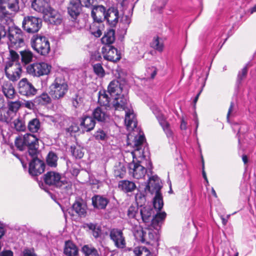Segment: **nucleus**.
Listing matches in <instances>:
<instances>
[{
  "label": "nucleus",
  "mask_w": 256,
  "mask_h": 256,
  "mask_svg": "<svg viewBox=\"0 0 256 256\" xmlns=\"http://www.w3.org/2000/svg\"><path fill=\"white\" fill-rule=\"evenodd\" d=\"M144 141V134L136 136L134 150L127 153L128 156L132 158V162L128 164L129 173L136 179H140L145 176L146 168L152 172V164L150 160L149 153L145 151L144 148H142V144Z\"/></svg>",
  "instance_id": "1"
},
{
  "label": "nucleus",
  "mask_w": 256,
  "mask_h": 256,
  "mask_svg": "<svg viewBox=\"0 0 256 256\" xmlns=\"http://www.w3.org/2000/svg\"><path fill=\"white\" fill-rule=\"evenodd\" d=\"M126 91H124L121 84L116 80L112 81L108 86V90H100L98 92V102L100 106L109 108L119 109L124 106L128 100Z\"/></svg>",
  "instance_id": "2"
},
{
  "label": "nucleus",
  "mask_w": 256,
  "mask_h": 256,
  "mask_svg": "<svg viewBox=\"0 0 256 256\" xmlns=\"http://www.w3.org/2000/svg\"><path fill=\"white\" fill-rule=\"evenodd\" d=\"M0 8V40L8 36L9 47L17 49L24 46V35L20 28L14 24L10 14Z\"/></svg>",
  "instance_id": "3"
},
{
  "label": "nucleus",
  "mask_w": 256,
  "mask_h": 256,
  "mask_svg": "<svg viewBox=\"0 0 256 256\" xmlns=\"http://www.w3.org/2000/svg\"><path fill=\"white\" fill-rule=\"evenodd\" d=\"M162 186L159 178L157 176L149 177L148 182L145 188V192L152 194H155L153 205L155 209L160 211L164 206L163 198L160 192Z\"/></svg>",
  "instance_id": "4"
},
{
  "label": "nucleus",
  "mask_w": 256,
  "mask_h": 256,
  "mask_svg": "<svg viewBox=\"0 0 256 256\" xmlns=\"http://www.w3.org/2000/svg\"><path fill=\"white\" fill-rule=\"evenodd\" d=\"M14 143L17 148L20 151L27 148L31 156H36L38 154V139L34 134H26L22 136H20L16 137Z\"/></svg>",
  "instance_id": "5"
},
{
  "label": "nucleus",
  "mask_w": 256,
  "mask_h": 256,
  "mask_svg": "<svg viewBox=\"0 0 256 256\" xmlns=\"http://www.w3.org/2000/svg\"><path fill=\"white\" fill-rule=\"evenodd\" d=\"M68 89V82L64 77L58 76L50 86L49 94L52 99L58 100L64 96Z\"/></svg>",
  "instance_id": "6"
},
{
  "label": "nucleus",
  "mask_w": 256,
  "mask_h": 256,
  "mask_svg": "<svg viewBox=\"0 0 256 256\" xmlns=\"http://www.w3.org/2000/svg\"><path fill=\"white\" fill-rule=\"evenodd\" d=\"M82 6L80 0H71L68 6V13L71 18L70 26L77 29H80L84 26L82 20L78 18Z\"/></svg>",
  "instance_id": "7"
},
{
  "label": "nucleus",
  "mask_w": 256,
  "mask_h": 256,
  "mask_svg": "<svg viewBox=\"0 0 256 256\" xmlns=\"http://www.w3.org/2000/svg\"><path fill=\"white\" fill-rule=\"evenodd\" d=\"M46 120L52 124L57 128H64L68 132L72 133L77 132L78 128L72 125V120L64 116L56 114L54 116H46Z\"/></svg>",
  "instance_id": "8"
},
{
  "label": "nucleus",
  "mask_w": 256,
  "mask_h": 256,
  "mask_svg": "<svg viewBox=\"0 0 256 256\" xmlns=\"http://www.w3.org/2000/svg\"><path fill=\"white\" fill-rule=\"evenodd\" d=\"M45 184L61 189H68L70 187V184L58 172L50 171L44 176Z\"/></svg>",
  "instance_id": "9"
},
{
  "label": "nucleus",
  "mask_w": 256,
  "mask_h": 256,
  "mask_svg": "<svg viewBox=\"0 0 256 256\" xmlns=\"http://www.w3.org/2000/svg\"><path fill=\"white\" fill-rule=\"evenodd\" d=\"M32 48L38 54L46 56L50 50V44L48 38L44 36L35 35L30 40Z\"/></svg>",
  "instance_id": "10"
},
{
  "label": "nucleus",
  "mask_w": 256,
  "mask_h": 256,
  "mask_svg": "<svg viewBox=\"0 0 256 256\" xmlns=\"http://www.w3.org/2000/svg\"><path fill=\"white\" fill-rule=\"evenodd\" d=\"M51 66L44 62H35L26 68L28 73L34 76H40L48 74Z\"/></svg>",
  "instance_id": "11"
},
{
  "label": "nucleus",
  "mask_w": 256,
  "mask_h": 256,
  "mask_svg": "<svg viewBox=\"0 0 256 256\" xmlns=\"http://www.w3.org/2000/svg\"><path fill=\"white\" fill-rule=\"evenodd\" d=\"M23 28L28 33H35L40 28L42 21L40 18L32 16L24 18L22 21Z\"/></svg>",
  "instance_id": "12"
},
{
  "label": "nucleus",
  "mask_w": 256,
  "mask_h": 256,
  "mask_svg": "<svg viewBox=\"0 0 256 256\" xmlns=\"http://www.w3.org/2000/svg\"><path fill=\"white\" fill-rule=\"evenodd\" d=\"M116 110H124L125 111V124L128 130H134L137 126V121L136 116L134 113L133 110L131 105L129 104L128 101L126 102L124 106L120 108L119 109H115Z\"/></svg>",
  "instance_id": "13"
},
{
  "label": "nucleus",
  "mask_w": 256,
  "mask_h": 256,
  "mask_svg": "<svg viewBox=\"0 0 256 256\" xmlns=\"http://www.w3.org/2000/svg\"><path fill=\"white\" fill-rule=\"evenodd\" d=\"M110 237L114 246L118 248H124L126 246L125 238L122 230L114 228L110 231Z\"/></svg>",
  "instance_id": "14"
},
{
  "label": "nucleus",
  "mask_w": 256,
  "mask_h": 256,
  "mask_svg": "<svg viewBox=\"0 0 256 256\" xmlns=\"http://www.w3.org/2000/svg\"><path fill=\"white\" fill-rule=\"evenodd\" d=\"M37 90L26 78L21 80L18 83V92L20 94L27 96L35 95Z\"/></svg>",
  "instance_id": "15"
},
{
  "label": "nucleus",
  "mask_w": 256,
  "mask_h": 256,
  "mask_svg": "<svg viewBox=\"0 0 256 256\" xmlns=\"http://www.w3.org/2000/svg\"><path fill=\"white\" fill-rule=\"evenodd\" d=\"M37 155L32 156V160L30 163L28 172L32 176H38L42 174L45 169V164L44 161L37 158Z\"/></svg>",
  "instance_id": "16"
},
{
  "label": "nucleus",
  "mask_w": 256,
  "mask_h": 256,
  "mask_svg": "<svg viewBox=\"0 0 256 256\" xmlns=\"http://www.w3.org/2000/svg\"><path fill=\"white\" fill-rule=\"evenodd\" d=\"M102 52L104 59L109 61L116 62L121 58L120 52L116 48L110 44L105 45L102 48Z\"/></svg>",
  "instance_id": "17"
},
{
  "label": "nucleus",
  "mask_w": 256,
  "mask_h": 256,
  "mask_svg": "<svg viewBox=\"0 0 256 256\" xmlns=\"http://www.w3.org/2000/svg\"><path fill=\"white\" fill-rule=\"evenodd\" d=\"M120 18L119 12L117 8L112 6L107 9L104 20H106L111 26H116Z\"/></svg>",
  "instance_id": "18"
},
{
  "label": "nucleus",
  "mask_w": 256,
  "mask_h": 256,
  "mask_svg": "<svg viewBox=\"0 0 256 256\" xmlns=\"http://www.w3.org/2000/svg\"><path fill=\"white\" fill-rule=\"evenodd\" d=\"M44 18L46 22L54 25H59L62 21L60 14L52 8L48 10V12L44 14Z\"/></svg>",
  "instance_id": "19"
},
{
  "label": "nucleus",
  "mask_w": 256,
  "mask_h": 256,
  "mask_svg": "<svg viewBox=\"0 0 256 256\" xmlns=\"http://www.w3.org/2000/svg\"><path fill=\"white\" fill-rule=\"evenodd\" d=\"M107 9L102 5H96L93 6L91 16L95 22H102L104 20Z\"/></svg>",
  "instance_id": "20"
},
{
  "label": "nucleus",
  "mask_w": 256,
  "mask_h": 256,
  "mask_svg": "<svg viewBox=\"0 0 256 256\" xmlns=\"http://www.w3.org/2000/svg\"><path fill=\"white\" fill-rule=\"evenodd\" d=\"M32 8L36 11L42 13L43 14L48 12L51 8L49 0H32Z\"/></svg>",
  "instance_id": "21"
},
{
  "label": "nucleus",
  "mask_w": 256,
  "mask_h": 256,
  "mask_svg": "<svg viewBox=\"0 0 256 256\" xmlns=\"http://www.w3.org/2000/svg\"><path fill=\"white\" fill-rule=\"evenodd\" d=\"M92 117L99 122H106L109 120L110 116L105 108L98 106L92 112Z\"/></svg>",
  "instance_id": "22"
},
{
  "label": "nucleus",
  "mask_w": 256,
  "mask_h": 256,
  "mask_svg": "<svg viewBox=\"0 0 256 256\" xmlns=\"http://www.w3.org/2000/svg\"><path fill=\"white\" fill-rule=\"evenodd\" d=\"M80 121V126L84 132L91 131L94 128L96 125L95 120L93 117L90 116H83Z\"/></svg>",
  "instance_id": "23"
},
{
  "label": "nucleus",
  "mask_w": 256,
  "mask_h": 256,
  "mask_svg": "<svg viewBox=\"0 0 256 256\" xmlns=\"http://www.w3.org/2000/svg\"><path fill=\"white\" fill-rule=\"evenodd\" d=\"M86 206L80 202H76L72 207L67 210L70 216H74V213L80 216H84L86 211Z\"/></svg>",
  "instance_id": "24"
},
{
  "label": "nucleus",
  "mask_w": 256,
  "mask_h": 256,
  "mask_svg": "<svg viewBox=\"0 0 256 256\" xmlns=\"http://www.w3.org/2000/svg\"><path fill=\"white\" fill-rule=\"evenodd\" d=\"M154 214V210L150 206H144L140 210V218L144 223L148 226Z\"/></svg>",
  "instance_id": "25"
},
{
  "label": "nucleus",
  "mask_w": 256,
  "mask_h": 256,
  "mask_svg": "<svg viewBox=\"0 0 256 256\" xmlns=\"http://www.w3.org/2000/svg\"><path fill=\"white\" fill-rule=\"evenodd\" d=\"M20 0H0V8H4L6 13L10 14L6 8V6L12 12H18L20 10Z\"/></svg>",
  "instance_id": "26"
},
{
  "label": "nucleus",
  "mask_w": 256,
  "mask_h": 256,
  "mask_svg": "<svg viewBox=\"0 0 256 256\" xmlns=\"http://www.w3.org/2000/svg\"><path fill=\"white\" fill-rule=\"evenodd\" d=\"M94 208L98 209H104L109 202V200L102 196L95 195L92 198Z\"/></svg>",
  "instance_id": "27"
},
{
  "label": "nucleus",
  "mask_w": 256,
  "mask_h": 256,
  "mask_svg": "<svg viewBox=\"0 0 256 256\" xmlns=\"http://www.w3.org/2000/svg\"><path fill=\"white\" fill-rule=\"evenodd\" d=\"M166 216V214L164 212L158 211L155 215L154 214L150 224L154 229H157L162 224Z\"/></svg>",
  "instance_id": "28"
},
{
  "label": "nucleus",
  "mask_w": 256,
  "mask_h": 256,
  "mask_svg": "<svg viewBox=\"0 0 256 256\" xmlns=\"http://www.w3.org/2000/svg\"><path fill=\"white\" fill-rule=\"evenodd\" d=\"M156 118L167 138H172L173 132L170 129V124L166 120V118L162 115L159 114L156 116Z\"/></svg>",
  "instance_id": "29"
},
{
  "label": "nucleus",
  "mask_w": 256,
  "mask_h": 256,
  "mask_svg": "<svg viewBox=\"0 0 256 256\" xmlns=\"http://www.w3.org/2000/svg\"><path fill=\"white\" fill-rule=\"evenodd\" d=\"M78 253V247L72 242L68 240L65 242L64 254L66 256H76Z\"/></svg>",
  "instance_id": "30"
},
{
  "label": "nucleus",
  "mask_w": 256,
  "mask_h": 256,
  "mask_svg": "<svg viewBox=\"0 0 256 256\" xmlns=\"http://www.w3.org/2000/svg\"><path fill=\"white\" fill-rule=\"evenodd\" d=\"M2 92L8 99H12L16 96L15 90L12 84L4 82L2 85Z\"/></svg>",
  "instance_id": "31"
},
{
  "label": "nucleus",
  "mask_w": 256,
  "mask_h": 256,
  "mask_svg": "<svg viewBox=\"0 0 256 256\" xmlns=\"http://www.w3.org/2000/svg\"><path fill=\"white\" fill-rule=\"evenodd\" d=\"M16 116V114L11 111L10 109L4 108L3 110H0V120L6 122V123L10 122Z\"/></svg>",
  "instance_id": "32"
},
{
  "label": "nucleus",
  "mask_w": 256,
  "mask_h": 256,
  "mask_svg": "<svg viewBox=\"0 0 256 256\" xmlns=\"http://www.w3.org/2000/svg\"><path fill=\"white\" fill-rule=\"evenodd\" d=\"M4 70L6 75H10V74H12V72H22V67L20 63L8 61L6 63Z\"/></svg>",
  "instance_id": "33"
},
{
  "label": "nucleus",
  "mask_w": 256,
  "mask_h": 256,
  "mask_svg": "<svg viewBox=\"0 0 256 256\" xmlns=\"http://www.w3.org/2000/svg\"><path fill=\"white\" fill-rule=\"evenodd\" d=\"M118 188L125 192H131L136 188V184L132 182L126 180H121L118 183Z\"/></svg>",
  "instance_id": "34"
},
{
  "label": "nucleus",
  "mask_w": 256,
  "mask_h": 256,
  "mask_svg": "<svg viewBox=\"0 0 256 256\" xmlns=\"http://www.w3.org/2000/svg\"><path fill=\"white\" fill-rule=\"evenodd\" d=\"M21 60L24 64H28L32 61L34 58L33 52L29 50H25L20 52Z\"/></svg>",
  "instance_id": "35"
},
{
  "label": "nucleus",
  "mask_w": 256,
  "mask_h": 256,
  "mask_svg": "<svg viewBox=\"0 0 256 256\" xmlns=\"http://www.w3.org/2000/svg\"><path fill=\"white\" fill-rule=\"evenodd\" d=\"M115 40L114 30H108L102 38V42L106 45L112 44Z\"/></svg>",
  "instance_id": "36"
},
{
  "label": "nucleus",
  "mask_w": 256,
  "mask_h": 256,
  "mask_svg": "<svg viewBox=\"0 0 256 256\" xmlns=\"http://www.w3.org/2000/svg\"><path fill=\"white\" fill-rule=\"evenodd\" d=\"M51 97L48 94L43 93L41 95L36 97L34 102L40 105H46L50 103Z\"/></svg>",
  "instance_id": "37"
},
{
  "label": "nucleus",
  "mask_w": 256,
  "mask_h": 256,
  "mask_svg": "<svg viewBox=\"0 0 256 256\" xmlns=\"http://www.w3.org/2000/svg\"><path fill=\"white\" fill-rule=\"evenodd\" d=\"M101 22H95L94 21L90 26V33L96 38H99L102 34L101 30Z\"/></svg>",
  "instance_id": "38"
},
{
  "label": "nucleus",
  "mask_w": 256,
  "mask_h": 256,
  "mask_svg": "<svg viewBox=\"0 0 256 256\" xmlns=\"http://www.w3.org/2000/svg\"><path fill=\"white\" fill-rule=\"evenodd\" d=\"M136 239L142 242H144L147 239V232L144 230L142 228L139 227L134 233Z\"/></svg>",
  "instance_id": "39"
},
{
  "label": "nucleus",
  "mask_w": 256,
  "mask_h": 256,
  "mask_svg": "<svg viewBox=\"0 0 256 256\" xmlns=\"http://www.w3.org/2000/svg\"><path fill=\"white\" fill-rule=\"evenodd\" d=\"M86 226L92 231V234L95 238H98L100 236L102 230L100 226L92 223L87 224Z\"/></svg>",
  "instance_id": "40"
},
{
  "label": "nucleus",
  "mask_w": 256,
  "mask_h": 256,
  "mask_svg": "<svg viewBox=\"0 0 256 256\" xmlns=\"http://www.w3.org/2000/svg\"><path fill=\"white\" fill-rule=\"evenodd\" d=\"M40 124L38 119L36 118L30 120L28 124V129L32 132H36L40 130Z\"/></svg>",
  "instance_id": "41"
},
{
  "label": "nucleus",
  "mask_w": 256,
  "mask_h": 256,
  "mask_svg": "<svg viewBox=\"0 0 256 256\" xmlns=\"http://www.w3.org/2000/svg\"><path fill=\"white\" fill-rule=\"evenodd\" d=\"M168 0H155L152 7V10L160 12L162 8L165 6Z\"/></svg>",
  "instance_id": "42"
},
{
  "label": "nucleus",
  "mask_w": 256,
  "mask_h": 256,
  "mask_svg": "<svg viewBox=\"0 0 256 256\" xmlns=\"http://www.w3.org/2000/svg\"><path fill=\"white\" fill-rule=\"evenodd\" d=\"M58 156L52 152H50L46 157L47 164L51 167H56L57 165Z\"/></svg>",
  "instance_id": "43"
},
{
  "label": "nucleus",
  "mask_w": 256,
  "mask_h": 256,
  "mask_svg": "<svg viewBox=\"0 0 256 256\" xmlns=\"http://www.w3.org/2000/svg\"><path fill=\"white\" fill-rule=\"evenodd\" d=\"M147 232V237L150 240L157 242L160 238L157 229L152 230L150 228L146 229Z\"/></svg>",
  "instance_id": "44"
},
{
  "label": "nucleus",
  "mask_w": 256,
  "mask_h": 256,
  "mask_svg": "<svg viewBox=\"0 0 256 256\" xmlns=\"http://www.w3.org/2000/svg\"><path fill=\"white\" fill-rule=\"evenodd\" d=\"M134 252L136 256H152L150 250L144 246L136 248Z\"/></svg>",
  "instance_id": "45"
},
{
  "label": "nucleus",
  "mask_w": 256,
  "mask_h": 256,
  "mask_svg": "<svg viewBox=\"0 0 256 256\" xmlns=\"http://www.w3.org/2000/svg\"><path fill=\"white\" fill-rule=\"evenodd\" d=\"M12 127H14L17 131H24L26 129L24 122L19 118L14 120L12 123Z\"/></svg>",
  "instance_id": "46"
},
{
  "label": "nucleus",
  "mask_w": 256,
  "mask_h": 256,
  "mask_svg": "<svg viewBox=\"0 0 256 256\" xmlns=\"http://www.w3.org/2000/svg\"><path fill=\"white\" fill-rule=\"evenodd\" d=\"M82 251L86 256H98L97 250L94 248L88 246H84L82 248Z\"/></svg>",
  "instance_id": "47"
},
{
  "label": "nucleus",
  "mask_w": 256,
  "mask_h": 256,
  "mask_svg": "<svg viewBox=\"0 0 256 256\" xmlns=\"http://www.w3.org/2000/svg\"><path fill=\"white\" fill-rule=\"evenodd\" d=\"M130 16L132 14L129 13L128 14H126V12H124L120 16V22L124 25V27H128L131 22Z\"/></svg>",
  "instance_id": "48"
},
{
  "label": "nucleus",
  "mask_w": 256,
  "mask_h": 256,
  "mask_svg": "<svg viewBox=\"0 0 256 256\" xmlns=\"http://www.w3.org/2000/svg\"><path fill=\"white\" fill-rule=\"evenodd\" d=\"M94 136L96 140L102 141H106L108 138L107 133H106L104 130L100 129L98 130L95 132Z\"/></svg>",
  "instance_id": "49"
},
{
  "label": "nucleus",
  "mask_w": 256,
  "mask_h": 256,
  "mask_svg": "<svg viewBox=\"0 0 256 256\" xmlns=\"http://www.w3.org/2000/svg\"><path fill=\"white\" fill-rule=\"evenodd\" d=\"M93 70L95 74L100 78H103L105 76V72L100 64L93 65Z\"/></svg>",
  "instance_id": "50"
},
{
  "label": "nucleus",
  "mask_w": 256,
  "mask_h": 256,
  "mask_svg": "<svg viewBox=\"0 0 256 256\" xmlns=\"http://www.w3.org/2000/svg\"><path fill=\"white\" fill-rule=\"evenodd\" d=\"M138 208L137 206H130L128 210V216L130 218L138 219Z\"/></svg>",
  "instance_id": "51"
},
{
  "label": "nucleus",
  "mask_w": 256,
  "mask_h": 256,
  "mask_svg": "<svg viewBox=\"0 0 256 256\" xmlns=\"http://www.w3.org/2000/svg\"><path fill=\"white\" fill-rule=\"evenodd\" d=\"M21 106L22 104L20 101L9 102L8 104V108L16 114Z\"/></svg>",
  "instance_id": "52"
},
{
  "label": "nucleus",
  "mask_w": 256,
  "mask_h": 256,
  "mask_svg": "<svg viewBox=\"0 0 256 256\" xmlns=\"http://www.w3.org/2000/svg\"><path fill=\"white\" fill-rule=\"evenodd\" d=\"M151 46L158 52H162L164 48L162 42H160L158 37L154 38L150 44Z\"/></svg>",
  "instance_id": "53"
},
{
  "label": "nucleus",
  "mask_w": 256,
  "mask_h": 256,
  "mask_svg": "<svg viewBox=\"0 0 256 256\" xmlns=\"http://www.w3.org/2000/svg\"><path fill=\"white\" fill-rule=\"evenodd\" d=\"M151 46L158 52H162L164 48L162 42H160L158 37L154 38L150 44Z\"/></svg>",
  "instance_id": "54"
},
{
  "label": "nucleus",
  "mask_w": 256,
  "mask_h": 256,
  "mask_svg": "<svg viewBox=\"0 0 256 256\" xmlns=\"http://www.w3.org/2000/svg\"><path fill=\"white\" fill-rule=\"evenodd\" d=\"M73 106L76 108H78L82 102V98L78 94H76L71 100Z\"/></svg>",
  "instance_id": "55"
},
{
  "label": "nucleus",
  "mask_w": 256,
  "mask_h": 256,
  "mask_svg": "<svg viewBox=\"0 0 256 256\" xmlns=\"http://www.w3.org/2000/svg\"><path fill=\"white\" fill-rule=\"evenodd\" d=\"M114 176L116 177H118L120 178H123L126 174V168L124 166H120L119 167H116L114 169Z\"/></svg>",
  "instance_id": "56"
},
{
  "label": "nucleus",
  "mask_w": 256,
  "mask_h": 256,
  "mask_svg": "<svg viewBox=\"0 0 256 256\" xmlns=\"http://www.w3.org/2000/svg\"><path fill=\"white\" fill-rule=\"evenodd\" d=\"M72 155L76 158H81L84 156V153L80 148L71 146Z\"/></svg>",
  "instance_id": "57"
},
{
  "label": "nucleus",
  "mask_w": 256,
  "mask_h": 256,
  "mask_svg": "<svg viewBox=\"0 0 256 256\" xmlns=\"http://www.w3.org/2000/svg\"><path fill=\"white\" fill-rule=\"evenodd\" d=\"M247 72H248L247 66H245L242 69V72H240L238 75L237 83L238 84H240L242 79L246 76Z\"/></svg>",
  "instance_id": "58"
},
{
  "label": "nucleus",
  "mask_w": 256,
  "mask_h": 256,
  "mask_svg": "<svg viewBox=\"0 0 256 256\" xmlns=\"http://www.w3.org/2000/svg\"><path fill=\"white\" fill-rule=\"evenodd\" d=\"M80 1L82 6L90 8L92 9L94 6H96L94 4L96 2V0H80Z\"/></svg>",
  "instance_id": "59"
},
{
  "label": "nucleus",
  "mask_w": 256,
  "mask_h": 256,
  "mask_svg": "<svg viewBox=\"0 0 256 256\" xmlns=\"http://www.w3.org/2000/svg\"><path fill=\"white\" fill-rule=\"evenodd\" d=\"M22 72H12V74H10V75H6L7 78L12 82L18 80L20 77Z\"/></svg>",
  "instance_id": "60"
},
{
  "label": "nucleus",
  "mask_w": 256,
  "mask_h": 256,
  "mask_svg": "<svg viewBox=\"0 0 256 256\" xmlns=\"http://www.w3.org/2000/svg\"><path fill=\"white\" fill-rule=\"evenodd\" d=\"M10 60L8 61L16 62H18L19 59V55L14 50H10Z\"/></svg>",
  "instance_id": "61"
},
{
  "label": "nucleus",
  "mask_w": 256,
  "mask_h": 256,
  "mask_svg": "<svg viewBox=\"0 0 256 256\" xmlns=\"http://www.w3.org/2000/svg\"><path fill=\"white\" fill-rule=\"evenodd\" d=\"M102 58L99 52L95 51L91 54V59L95 60H100Z\"/></svg>",
  "instance_id": "62"
},
{
  "label": "nucleus",
  "mask_w": 256,
  "mask_h": 256,
  "mask_svg": "<svg viewBox=\"0 0 256 256\" xmlns=\"http://www.w3.org/2000/svg\"><path fill=\"white\" fill-rule=\"evenodd\" d=\"M24 107L30 109L32 110L34 108V104L33 102L30 101H27L24 104Z\"/></svg>",
  "instance_id": "63"
},
{
  "label": "nucleus",
  "mask_w": 256,
  "mask_h": 256,
  "mask_svg": "<svg viewBox=\"0 0 256 256\" xmlns=\"http://www.w3.org/2000/svg\"><path fill=\"white\" fill-rule=\"evenodd\" d=\"M0 256H13V252L10 250H3L0 253Z\"/></svg>",
  "instance_id": "64"
}]
</instances>
